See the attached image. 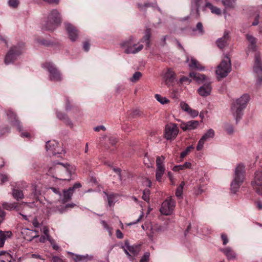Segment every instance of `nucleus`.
<instances>
[{"mask_svg": "<svg viewBox=\"0 0 262 262\" xmlns=\"http://www.w3.org/2000/svg\"><path fill=\"white\" fill-rule=\"evenodd\" d=\"M165 157L158 156L156 158V179L158 182H160L162 177L165 171V167L164 164Z\"/></svg>", "mask_w": 262, "mask_h": 262, "instance_id": "obj_11", "label": "nucleus"}, {"mask_svg": "<svg viewBox=\"0 0 262 262\" xmlns=\"http://www.w3.org/2000/svg\"><path fill=\"white\" fill-rule=\"evenodd\" d=\"M214 135V131L212 129L210 128L208 129L202 137L207 141L213 138Z\"/></svg>", "mask_w": 262, "mask_h": 262, "instance_id": "obj_38", "label": "nucleus"}, {"mask_svg": "<svg viewBox=\"0 0 262 262\" xmlns=\"http://www.w3.org/2000/svg\"><path fill=\"white\" fill-rule=\"evenodd\" d=\"M189 76L199 83L204 81L206 79V77L204 74L195 72H190Z\"/></svg>", "mask_w": 262, "mask_h": 262, "instance_id": "obj_29", "label": "nucleus"}, {"mask_svg": "<svg viewBox=\"0 0 262 262\" xmlns=\"http://www.w3.org/2000/svg\"><path fill=\"white\" fill-rule=\"evenodd\" d=\"M47 241H48L50 242L54 250H58L59 249V246L55 243V240L53 238L51 237L50 238L48 239Z\"/></svg>", "mask_w": 262, "mask_h": 262, "instance_id": "obj_48", "label": "nucleus"}, {"mask_svg": "<svg viewBox=\"0 0 262 262\" xmlns=\"http://www.w3.org/2000/svg\"><path fill=\"white\" fill-rule=\"evenodd\" d=\"M206 141V140L202 137L198 142V145L196 146V150L198 151H200L202 149L204 146V144Z\"/></svg>", "mask_w": 262, "mask_h": 262, "instance_id": "obj_46", "label": "nucleus"}, {"mask_svg": "<svg viewBox=\"0 0 262 262\" xmlns=\"http://www.w3.org/2000/svg\"><path fill=\"white\" fill-rule=\"evenodd\" d=\"M176 74L171 69H168L164 75V79L167 85H170L175 79Z\"/></svg>", "mask_w": 262, "mask_h": 262, "instance_id": "obj_22", "label": "nucleus"}, {"mask_svg": "<svg viewBox=\"0 0 262 262\" xmlns=\"http://www.w3.org/2000/svg\"><path fill=\"white\" fill-rule=\"evenodd\" d=\"M116 234L118 238L122 239L123 238V234L120 230H116Z\"/></svg>", "mask_w": 262, "mask_h": 262, "instance_id": "obj_62", "label": "nucleus"}, {"mask_svg": "<svg viewBox=\"0 0 262 262\" xmlns=\"http://www.w3.org/2000/svg\"><path fill=\"white\" fill-rule=\"evenodd\" d=\"M194 149L193 145L188 146L184 151L180 154V157L183 159L186 157L192 150Z\"/></svg>", "mask_w": 262, "mask_h": 262, "instance_id": "obj_42", "label": "nucleus"}, {"mask_svg": "<svg viewBox=\"0 0 262 262\" xmlns=\"http://www.w3.org/2000/svg\"><path fill=\"white\" fill-rule=\"evenodd\" d=\"M255 205L258 210H262V202L261 201H256Z\"/></svg>", "mask_w": 262, "mask_h": 262, "instance_id": "obj_61", "label": "nucleus"}, {"mask_svg": "<svg viewBox=\"0 0 262 262\" xmlns=\"http://www.w3.org/2000/svg\"><path fill=\"white\" fill-rule=\"evenodd\" d=\"M46 148L48 154L56 156L61 154L62 148L59 146V143L55 140L47 142Z\"/></svg>", "mask_w": 262, "mask_h": 262, "instance_id": "obj_13", "label": "nucleus"}, {"mask_svg": "<svg viewBox=\"0 0 262 262\" xmlns=\"http://www.w3.org/2000/svg\"><path fill=\"white\" fill-rule=\"evenodd\" d=\"M143 216H144V213H143V212H142L141 214L140 215L139 217L138 218V219L136 221L129 223L127 225L131 226V225H133L137 224V223L139 222L143 219Z\"/></svg>", "mask_w": 262, "mask_h": 262, "instance_id": "obj_55", "label": "nucleus"}, {"mask_svg": "<svg viewBox=\"0 0 262 262\" xmlns=\"http://www.w3.org/2000/svg\"><path fill=\"white\" fill-rule=\"evenodd\" d=\"M143 161H144L145 165H146L148 167L151 166L152 163L149 160V158H148L147 154H146L144 156Z\"/></svg>", "mask_w": 262, "mask_h": 262, "instance_id": "obj_52", "label": "nucleus"}, {"mask_svg": "<svg viewBox=\"0 0 262 262\" xmlns=\"http://www.w3.org/2000/svg\"><path fill=\"white\" fill-rule=\"evenodd\" d=\"M5 215L6 214L5 211L0 209V224L4 220Z\"/></svg>", "mask_w": 262, "mask_h": 262, "instance_id": "obj_57", "label": "nucleus"}, {"mask_svg": "<svg viewBox=\"0 0 262 262\" xmlns=\"http://www.w3.org/2000/svg\"><path fill=\"white\" fill-rule=\"evenodd\" d=\"M246 38L250 43V45L249 46V49L252 51H254L256 49V38L250 34H247Z\"/></svg>", "mask_w": 262, "mask_h": 262, "instance_id": "obj_34", "label": "nucleus"}, {"mask_svg": "<svg viewBox=\"0 0 262 262\" xmlns=\"http://www.w3.org/2000/svg\"><path fill=\"white\" fill-rule=\"evenodd\" d=\"M245 167L243 164H239L235 169L233 180L231 183V191L235 193L239 189L245 179Z\"/></svg>", "mask_w": 262, "mask_h": 262, "instance_id": "obj_3", "label": "nucleus"}, {"mask_svg": "<svg viewBox=\"0 0 262 262\" xmlns=\"http://www.w3.org/2000/svg\"><path fill=\"white\" fill-rule=\"evenodd\" d=\"M185 185V183L184 182H182L179 185V186L177 188L176 191V195L178 198H180L182 196L183 193V188Z\"/></svg>", "mask_w": 262, "mask_h": 262, "instance_id": "obj_40", "label": "nucleus"}, {"mask_svg": "<svg viewBox=\"0 0 262 262\" xmlns=\"http://www.w3.org/2000/svg\"><path fill=\"white\" fill-rule=\"evenodd\" d=\"M226 130L228 134H232L234 132V129L232 125H228L227 126Z\"/></svg>", "mask_w": 262, "mask_h": 262, "instance_id": "obj_60", "label": "nucleus"}, {"mask_svg": "<svg viewBox=\"0 0 262 262\" xmlns=\"http://www.w3.org/2000/svg\"><path fill=\"white\" fill-rule=\"evenodd\" d=\"M103 140H107V141L109 142V143L112 145L115 144L117 142L116 139L113 137H107L106 136H103L102 138H101L100 141L102 142Z\"/></svg>", "mask_w": 262, "mask_h": 262, "instance_id": "obj_39", "label": "nucleus"}, {"mask_svg": "<svg viewBox=\"0 0 262 262\" xmlns=\"http://www.w3.org/2000/svg\"><path fill=\"white\" fill-rule=\"evenodd\" d=\"M61 23L60 14L56 9H53L49 13L47 20L42 26L45 30L53 31Z\"/></svg>", "mask_w": 262, "mask_h": 262, "instance_id": "obj_4", "label": "nucleus"}, {"mask_svg": "<svg viewBox=\"0 0 262 262\" xmlns=\"http://www.w3.org/2000/svg\"><path fill=\"white\" fill-rule=\"evenodd\" d=\"M229 39V33L227 31L224 32L223 36L216 41L217 47L221 49H223L227 44Z\"/></svg>", "mask_w": 262, "mask_h": 262, "instance_id": "obj_24", "label": "nucleus"}, {"mask_svg": "<svg viewBox=\"0 0 262 262\" xmlns=\"http://www.w3.org/2000/svg\"><path fill=\"white\" fill-rule=\"evenodd\" d=\"M104 193L107 196V202L108 205L110 206H113L115 203V198L116 196V195L115 194H111L110 195H108L106 192H104Z\"/></svg>", "mask_w": 262, "mask_h": 262, "instance_id": "obj_43", "label": "nucleus"}, {"mask_svg": "<svg viewBox=\"0 0 262 262\" xmlns=\"http://www.w3.org/2000/svg\"><path fill=\"white\" fill-rule=\"evenodd\" d=\"M250 98V96L248 94H245L233 103L231 110L236 121L239 120L243 116V111L247 107Z\"/></svg>", "mask_w": 262, "mask_h": 262, "instance_id": "obj_1", "label": "nucleus"}, {"mask_svg": "<svg viewBox=\"0 0 262 262\" xmlns=\"http://www.w3.org/2000/svg\"><path fill=\"white\" fill-rule=\"evenodd\" d=\"M64 25L69 38L73 41H75L78 35L77 30L75 26L70 23H66Z\"/></svg>", "mask_w": 262, "mask_h": 262, "instance_id": "obj_18", "label": "nucleus"}, {"mask_svg": "<svg viewBox=\"0 0 262 262\" xmlns=\"http://www.w3.org/2000/svg\"><path fill=\"white\" fill-rule=\"evenodd\" d=\"M121 248L130 259L133 257L138 255L140 250V247L139 246H130L127 241H125L124 245L122 246Z\"/></svg>", "mask_w": 262, "mask_h": 262, "instance_id": "obj_12", "label": "nucleus"}, {"mask_svg": "<svg viewBox=\"0 0 262 262\" xmlns=\"http://www.w3.org/2000/svg\"><path fill=\"white\" fill-rule=\"evenodd\" d=\"M253 70L258 76L257 83L260 84L262 81V62L259 54L255 55Z\"/></svg>", "mask_w": 262, "mask_h": 262, "instance_id": "obj_16", "label": "nucleus"}, {"mask_svg": "<svg viewBox=\"0 0 262 262\" xmlns=\"http://www.w3.org/2000/svg\"><path fill=\"white\" fill-rule=\"evenodd\" d=\"M151 37V31L150 29H147L145 30V34L143 36V38L141 39V41L142 42H145L146 44L147 47H149L150 46V39Z\"/></svg>", "mask_w": 262, "mask_h": 262, "instance_id": "obj_30", "label": "nucleus"}, {"mask_svg": "<svg viewBox=\"0 0 262 262\" xmlns=\"http://www.w3.org/2000/svg\"><path fill=\"white\" fill-rule=\"evenodd\" d=\"M12 194L13 198L17 201L22 199L24 196V193L21 190L13 188L12 190Z\"/></svg>", "mask_w": 262, "mask_h": 262, "instance_id": "obj_36", "label": "nucleus"}, {"mask_svg": "<svg viewBox=\"0 0 262 262\" xmlns=\"http://www.w3.org/2000/svg\"><path fill=\"white\" fill-rule=\"evenodd\" d=\"M0 180L2 183H4L8 181V176L6 174H2L0 175Z\"/></svg>", "mask_w": 262, "mask_h": 262, "instance_id": "obj_56", "label": "nucleus"}, {"mask_svg": "<svg viewBox=\"0 0 262 262\" xmlns=\"http://www.w3.org/2000/svg\"><path fill=\"white\" fill-rule=\"evenodd\" d=\"M19 204L17 203H5L3 204V206L4 209L8 210H15L17 211H18L19 209L18 208V205Z\"/></svg>", "mask_w": 262, "mask_h": 262, "instance_id": "obj_35", "label": "nucleus"}, {"mask_svg": "<svg viewBox=\"0 0 262 262\" xmlns=\"http://www.w3.org/2000/svg\"><path fill=\"white\" fill-rule=\"evenodd\" d=\"M180 106L183 111L187 113L191 108L187 103L184 101L180 103Z\"/></svg>", "mask_w": 262, "mask_h": 262, "instance_id": "obj_47", "label": "nucleus"}, {"mask_svg": "<svg viewBox=\"0 0 262 262\" xmlns=\"http://www.w3.org/2000/svg\"><path fill=\"white\" fill-rule=\"evenodd\" d=\"M47 195H48L49 199L51 201H54L52 198L54 197L56 200H58V202H60V199L61 197V193L58 188L54 187L48 188L47 190Z\"/></svg>", "mask_w": 262, "mask_h": 262, "instance_id": "obj_19", "label": "nucleus"}, {"mask_svg": "<svg viewBox=\"0 0 262 262\" xmlns=\"http://www.w3.org/2000/svg\"><path fill=\"white\" fill-rule=\"evenodd\" d=\"M221 251L225 254L228 259L234 260L236 259V254L230 247H228L225 249H222Z\"/></svg>", "mask_w": 262, "mask_h": 262, "instance_id": "obj_28", "label": "nucleus"}, {"mask_svg": "<svg viewBox=\"0 0 262 262\" xmlns=\"http://www.w3.org/2000/svg\"><path fill=\"white\" fill-rule=\"evenodd\" d=\"M179 130L177 124L174 123H169L165 126L164 137L167 140H172L174 139L178 133Z\"/></svg>", "mask_w": 262, "mask_h": 262, "instance_id": "obj_10", "label": "nucleus"}, {"mask_svg": "<svg viewBox=\"0 0 262 262\" xmlns=\"http://www.w3.org/2000/svg\"><path fill=\"white\" fill-rule=\"evenodd\" d=\"M231 71V63L230 58L227 55H225L222 59L221 63L216 68V74L217 77H226Z\"/></svg>", "mask_w": 262, "mask_h": 262, "instance_id": "obj_5", "label": "nucleus"}, {"mask_svg": "<svg viewBox=\"0 0 262 262\" xmlns=\"http://www.w3.org/2000/svg\"><path fill=\"white\" fill-rule=\"evenodd\" d=\"M176 206V202L171 197L166 199L162 203L160 209V212L165 215H169L172 213Z\"/></svg>", "mask_w": 262, "mask_h": 262, "instance_id": "obj_9", "label": "nucleus"}, {"mask_svg": "<svg viewBox=\"0 0 262 262\" xmlns=\"http://www.w3.org/2000/svg\"><path fill=\"white\" fill-rule=\"evenodd\" d=\"M81 187L80 183H76L73 187L69 188L67 190H63V194L61 193V197L60 199V202L62 203H65L69 201L74 193V190L77 188H79Z\"/></svg>", "mask_w": 262, "mask_h": 262, "instance_id": "obj_15", "label": "nucleus"}, {"mask_svg": "<svg viewBox=\"0 0 262 262\" xmlns=\"http://www.w3.org/2000/svg\"><path fill=\"white\" fill-rule=\"evenodd\" d=\"M49 72V79L53 81H59L62 79L60 72L52 62H46L42 66Z\"/></svg>", "mask_w": 262, "mask_h": 262, "instance_id": "obj_7", "label": "nucleus"}, {"mask_svg": "<svg viewBox=\"0 0 262 262\" xmlns=\"http://www.w3.org/2000/svg\"><path fill=\"white\" fill-rule=\"evenodd\" d=\"M251 184L256 192L262 197V170L256 171Z\"/></svg>", "mask_w": 262, "mask_h": 262, "instance_id": "obj_14", "label": "nucleus"}, {"mask_svg": "<svg viewBox=\"0 0 262 262\" xmlns=\"http://www.w3.org/2000/svg\"><path fill=\"white\" fill-rule=\"evenodd\" d=\"M199 31V33L201 34L204 33V29L202 24L201 22H199L197 23L196 26V29H194L193 31Z\"/></svg>", "mask_w": 262, "mask_h": 262, "instance_id": "obj_49", "label": "nucleus"}, {"mask_svg": "<svg viewBox=\"0 0 262 262\" xmlns=\"http://www.w3.org/2000/svg\"><path fill=\"white\" fill-rule=\"evenodd\" d=\"M55 167L56 178L63 181H70L74 173L75 167L68 164L58 163Z\"/></svg>", "mask_w": 262, "mask_h": 262, "instance_id": "obj_2", "label": "nucleus"}, {"mask_svg": "<svg viewBox=\"0 0 262 262\" xmlns=\"http://www.w3.org/2000/svg\"><path fill=\"white\" fill-rule=\"evenodd\" d=\"M56 116L59 119L63 120L66 124L72 127L73 124L72 121L64 114L57 112L56 113Z\"/></svg>", "mask_w": 262, "mask_h": 262, "instance_id": "obj_31", "label": "nucleus"}, {"mask_svg": "<svg viewBox=\"0 0 262 262\" xmlns=\"http://www.w3.org/2000/svg\"><path fill=\"white\" fill-rule=\"evenodd\" d=\"M221 238L223 241V244L224 245H226L228 243L227 236L225 234H222L221 235Z\"/></svg>", "mask_w": 262, "mask_h": 262, "instance_id": "obj_59", "label": "nucleus"}, {"mask_svg": "<svg viewBox=\"0 0 262 262\" xmlns=\"http://www.w3.org/2000/svg\"><path fill=\"white\" fill-rule=\"evenodd\" d=\"M12 236L11 231L0 230V247H3L7 238H10Z\"/></svg>", "mask_w": 262, "mask_h": 262, "instance_id": "obj_26", "label": "nucleus"}, {"mask_svg": "<svg viewBox=\"0 0 262 262\" xmlns=\"http://www.w3.org/2000/svg\"><path fill=\"white\" fill-rule=\"evenodd\" d=\"M211 90L210 82H207L199 88L198 92L200 96L205 97L210 95Z\"/></svg>", "mask_w": 262, "mask_h": 262, "instance_id": "obj_20", "label": "nucleus"}, {"mask_svg": "<svg viewBox=\"0 0 262 262\" xmlns=\"http://www.w3.org/2000/svg\"><path fill=\"white\" fill-rule=\"evenodd\" d=\"M120 46L126 54H136L143 48L142 45H138L136 43L133 37H130L127 40L122 42Z\"/></svg>", "mask_w": 262, "mask_h": 262, "instance_id": "obj_6", "label": "nucleus"}, {"mask_svg": "<svg viewBox=\"0 0 262 262\" xmlns=\"http://www.w3.org/2000/svg\"><path fill=\"white\" fill-rule=\"evenodd\" d=\"M52 261L53 262H64V260L58 256H54L52 257Z\"/></svg>", "mask_w": 262, "mask_h": 262, "instance_id": "obj_58", "label": "nucleus"}, {"mask_svg": "<svg viewBox=\"0 0 262 262\" xmlns=\"http://www.w3.org/2000/svg\"><path fill=\"white\" fill-rule=\"evenodd\" d=\"M187 113L192 117H195L199 115V112L196 110L192 109L191 108L188 111Z\"/></svg>", "mask_w": 262, "mask_h": 262, "instance_id": "obj_53", "label": "nucleus"}, {"mask_svg": "<svg viewBox=\"0 0 262 262\" xmlns=\"http://www.w3.org/2000/svg\"><path fill=\"white\" fill-rule=\"evenodd\" d=\"M222 2L226 9H234L236 6V0H222Z\"/></svg>", "mask_w": 262, "mask_h": 262, "instance_id": "obj_33", "label": "nucleus"}, {"mask_svg": "<svg viewBox=\"0 0 262 262\" xmlns=\"http://www.w3.org/2000/svg\"><path fill=\"white\" fill-rule=\"evenodd\" d=\"M149 195H150V190L148 189H146L143 191V195L142 198L145 201L148 202L149 201Z\"/></svg>", "mask_w": 262, "mask_h": 262, "instance_id": "obj_45", "label": "nucleus"}, {"mask_svg": "<svg viewBox=\"0 0 262 262\" xmlns=\"http://www.w3.org/2000/svg\"><path fill=\"white\" fill-rule=\"evenodd\" d=\"M8 4L10 7L16 8L19 4V1L18 0H9Z\"/></svg>", "mask_w": 262, "mask_h": 262, "instance_id": "obj_54", "label": "nucleus"}, {"mask_svg": "<svg viewBox=\"0 0 262 262\" xmlns=\"http://www.w3.org/2000/svg\"><path fill=\"white\" fill-rule=\"evenodd\" d=\"M186 61L189 63L188 66L190 68L197 69L199 71H203L205 70V67L202 66L199 61L193 58H191L190 61L189 59L187 58Z\"/></svg>", "mask_w": 262, "mask_h": 262, "instance_id": "obj_25", "label": "nucleus"}, {"mask_svg": "<svg viewBox=\"0 0 262 262\" xmlns=\"http://www.w3.org/2000/svg\"><path fill=\"white\" fill-rule=\"evenodd\" d=\"M105 127L103 125L98 126L94 128V130L96 132H99L100 130H105Z\"/></svg>", "mask_w": 262, "mask_h": 262, "instance_id": "obj_64", "label": "nucleus"}, {"mask_svg": "<svg viewBox=\"0 0 262 262\" xmlns=\"http://www.w3.org/2000/svg\"><path fill=\"white\" fill-rule=\"evenodd\" d=\"M141 75L142 74L141 72H136L133 74V76L130 78L129 80L133 82H135L140 78Z\"/></svg>", "mask_w": 262, "mask_h": 262, "instance_id": "obj_44", "label": "nucleus"}, {"mask_svg": "<svg viewBox=\"0 0 262 262\" xmlns=\"http://www.w3.org/2000/svg\"><path fill=\"white\" fill-rule=\"evenodd\" d=\"M7 115L11 125L16 126L17 129L19 132H21L22 130V126L20 121L17 119V116L15 113H14L11 110H8L7 112Z\"/></svg>", "mask_w": 262, "mask_h": 262, "instance_id": "obj_17", "label": "nucleus"}, {"mask_svg": "<svg viewBox=\"0 0 262 262\" xmlns=\"http://www.w3.org/2000/svg\"><path fill=\"white\" fill-rule=\"evenodd\" d=\"M205 8H209L211 12L217 15H221L222 14L221 10L215 6H213L211 3L207 2L204 5Z\"/></svg>", "mask_w": 262, "mask_h": 262, "instance_id": "obj_32", "label": "nucleus"}, {"mask_svg": "<svg viewBox=\"0 0 262 262\" xmlns=\"http://www.w3.org/2000/svg\"><path fill=\"white\" fill-rule=\"evenodd\" d=\"M41 231L43 233L44 235L47 238V239L51 237L49 234V228L47 226H43L41 229Z\"/></svg>", "mask_w": 262, "mask_h": 262, "instance_id": "obj_50", "label": "nucleus"}, {"mask_svg": "<svg viewBox=\"0 0 262 262\" xmlns=\"http://www.w3.org/2000/svg\"><path fill=\"white\" fill-rule=\"evenodd\" d=\"M155 98L158 102L162 104H166L169 101L166 97H162L159 94H156Z\"/></svg>", "mask_w": 262, "mask_h": 262, "instance_id": "obj_41", "label": "nucleus"}, {"mask_svg": "<svg viewBox=\"0 0 262 262\" xmlns=\"http://www.w3.org/2000/svg\"><path fill=\"white\" fill-rule=\"evenodd\" d=\"M23 44L13 46L6 55L5 63L9 64L13 63L23 51Z\"/></svg>", "mask_w": 262, "mask_h": 262, "instance_id": "obj_8", "label": "nucleus"}, {"mask_svg": "<svg viewBox=\"0 0 262 262\" xmlns=\"http://www.w3.org/2000/svg\"><path fill=\"white\" fill-rule=\"evenodd\" d=\"M90 47V45L89 43V42L85 41L84 42L83 45V49L84 50V51L88 52L89 50Z\"/></svg>", "mask_w": 262, "mask_h": 262, "instance_id": "obj_63", "label": "nucleus"}, {"mask_svg": "<svg viewBox=\"0 0 262 262\" xmlns=\"http://www.w3.org/2000/svg\"><path fill=\"white\" fill-rule=\"evenodd\" d=\"M150 253L148 252L144 253L143 256L140 259V262H148L149 259Z\"/></svg>", "mask_w": 262, "mask_h": 262, "instance_id": "obj_51", "label": "nucleus"}, {"mask_svg": "<svg viewBox=\"0 0 262 262\" xmlns=\"http://www.w3.org/2000/svg\"><path fill=\"white\" fill-rule=\"evenodd\" d=\"M199 125L198 121L191 120L186 122H182L180 125V127L184 131L187 130H192L196 128Z\"/></svg>", "mask_w": 262, "mask_h": 262, "instance_id": "obj_21", "label": "nucleus"}, {"mask_svg": "<svg viewBox=\"0 0 262 262\" xmlns=\"http://www.w3.org/2000/svg\"><path fill=\"white\" fill-rule=\"evenodd\" d=\"M12 256L8 253L5 252H0V260L3 262H10Z\"/></svg>", "mask_w": 262, "mask_h": 262, "instance_id": "obj_37", "label": "nucleus"}, {"mask_svg": "<svg viewBox=\"0 0 262 262\" xmlns=\"http://www.w3.org/2000/svg\"><path fill=\"white\" fill-rule=\"evenodd\" d=\"M72 255L73 260L75 262H86L93 259V256L86 254L85 255L74 254L70 252Z\"/></svg>", "mask_w": 262, "mask_h": 262, "instance_id": "obj_23", "label": "nucleus"}, {"mask_svg": "<svg viewBox=\"0 0 262 262\" xmlns=\"http://www.w3.org/2000/svg\"><path fill=\"white\" fill-rule=\"evenodd\" d=\"M204 0H191V10H196V13L199 14V9L201 8L204 5Z\"/></svg>", "mask_w": 262, "mask_h": 262, "instance_id": "obj_27", "label": "nucleus"}]
</instances>
